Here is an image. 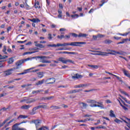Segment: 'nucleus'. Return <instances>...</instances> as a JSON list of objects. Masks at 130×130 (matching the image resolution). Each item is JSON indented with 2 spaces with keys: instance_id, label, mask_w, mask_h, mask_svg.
Segmentation results:
<instances>
[{
  "instance_id": "4c0bfd02",
  "label": "nucleus",
  "mask_w": 130,
  "mask_h": 130,
  "mask_svg": "<svg viewBox=\"0 0 130 130\" xmlns=\"http://www.w3.org/2000/svg\"><path fill=\"white\" fill-rule=\"evenodd\" d=\"M30 86H32V84H24L23 85H21V88H26V87H29Z\"/></svg>"
},
{
  "instance_id": "0eeeda50",
  "label": "nucleus",
  "mask_w": 130,
  "mask_h": 130,
  "mask_svg": "<svg viewBox=\"0 0 130 130\" xmlns=\"http://www.w3.org/2000/svg\"><path fill=\"white\" fill-rule=\"evenodd\" d=\"M12 129L13 130H26L24 128H19L18 126V124H15L12 126Z\"/></svg>"
},
{
  "instance_id": "a211bd4d",
  "label": "nucleus",
  "mask_w": 130,
  "mask_h": 130,
  "mask_svg": "<svg viewBox=\"0 0 130 130\" xmlns=\"http://www.w3.org/2000/svg\"><path fill=\"white\" fill-rule=\"evenodd\" d=\"M29 20L31 22H33V23H39V22H40V20H39L38 18H33L32 19H29Z\"/></svg>"
},
{
  "instance_id": "6ab92c4d",
  "label": "nucleus",
  "mask_w": 130,
  "mask_h": 130,
  "mask_svg": "<svg viewBox=\"0 0 130 130\" xmlns=\"http://www.w3.org/2000/svg\"><path fill=\"white\" fill-rule=\"evenodd\" d=\"M87 103L92 104H96V103H97V102L94 100H87Z\"/></svg>"
},
{
  "instance_id": "7c9ffc66",
  "label": "nucleus",
  "mask_w": 130,
  "mask_h": 130,
  "mask_svg": "<svg viewBox=\"0 0 130 130\" xmlns=\"http://www.w3.org/2000/svg\"><path fill=\"white\" fill-rule=\"evenodd\" d=\"M88 66L89 67H90V68H92V69H98V68H99V66H98L97 65H90V64H88Z\"/></svg>"
},
{
  "instance_id": "473e14b6",
  "label": "nucleus",
  "mask_w": 130,
  "mask_h": 130,
  "mask_svg": "<svg viewBox=\"0 0 130 130\" xmlns=\"http://www.w3.org/2000/svg\"><path fill=\"white\" fill-rule=\"evenodd\" d=\"M27 117H28V116H26V115H20L18 118L17 119H19V118H27Z\"/></svg>"
},
{
  "instance_id": "6e6552de",
  "label": "nucleus",
  "mask_w": 130,
  "mask_h": 130,
  "mask_svg": "<svg viewBox=\"0 0 130 130\" xmlns=\"http://www.w3.org/2000/svg\"><path fill=\"white\" fill-rule=\"evenodd\" d=\"M32 122H34L35 124L36 125V128H38V126H39V124L41 123V120H34L32 121Z\"/></svg>"
},
{
  "instance_id": "49530a36",
  "label": "nucleus",
  "mask_w": 130,
  "mask_h": 130,
  "mask_svg": "<svg viewBox=\"0 0 130 130\" xmlns=\"http://www.w3.org/2000/svg\"><path fill=\"white\" fill-rule=\"evenodd\" d=\"M105 36L103 35H101L100 34L98 35V38H102L103 37H105Z\"/></svg>"
},
{
  "instance_id": "5701e85b",
  "label": "nucleus",
  "mask_w": 130,
  "mask_h": 130,
  "mask_svg": "<svg viewBox=\"0 0 130 130\" xmlns=\"http://www.w3.org/2000/svg\"><path fill=\"white\" fill-rule=\"evenodd\" d=\"M33 69H34V68H30L29 69L25 70V72H22L21 73H19L18 75H25V74H27V73H28V72H29L30 70H33Z\"/></svg>"
},
{
  "instance_id": "aec40b11",
  "label": "nucleus",
  "mask_w": 130,
  "mask_h": 130,
  "mask_svg": "<svg viewBox=\"0 0 130 130\" xmlns=\"http://www.w3.org/2000/svg\"><path fill=\"white\" fill-rule=\"evenodd\" d=\"M31 106H30V105H23L22 106H21V109H29V108L30 107H31Z\"/></svg>"
},
{
  "instance_id": "8fccbe9b",
  "label": "nucleus",
  "mask_w": 130,
  "mask_h": 130,
  "mask_svg": "<svg viewBox=\"0 0 130 130\" xmlns=\"http://www.w3.org/2000/svg\"><path fill=\"white\" fill-rule=\"evenodd\" d=\"M97 107H100L102 109H104V106L103 104H101V105H97Z\"/></svg>"
},
{
  "instance_id": "37998d69",
  "label": "nucleus",
  "mask_w": 130,
  "mask_h": 130,
  "mask_svg": "<svg viewBox=\"0 0 130 130\" xmlns=\"http://www.w3.org/2000/svg\"><path fill=\"white\" fill-rule=\"evenodd\" d=\"M120 91L121 93H122V94H124V95H126L128 97H129V95H128V94H127L125 91H121V90H120Z\"/></svg>"
},
{
  "instance_id": "6e6d98bb",
  "label": "nucleus",
  "mask_w": 130,
  "mask_h": 130,
  "mask_svg": "<svg viewBox=\"0 0 130 130\" xmlns=\"http://www.w3.org/2000/svg\"><path fill=\"white\" fill-rule=\"evenodd\" d=\"M84 117H91V116H92V115H89V114H85L84 115Z\"/></svg>"
},
{
  "instance_id": "58836bf2",
  "label": "nucleus",
  "mask_w": 130,
  "mask_h": 130,
  "mask_svg": "<svg viewBox=\"0 0 130 130\" xmlns=\"http://www.w3.org/2000/svg\"><path fill=\"white\" fill-rule=\"evenodd\" d=\"M39 78H43V72H39L38 73Z\"/></svg>"
},
{
  "instance_id": "338daca9",
  "label": "nucleus",
  "mask_w": 130,
  "mask_h": 130,
  "mask_svg": "<svg viewBox=\"0 0 130 130\" xmlns=\"http://www.w3.org/2000/svg\"><path fill=\"white\" fill-rule=\"evenodd\" d=\"M66 28H60V29H59V31H60V32H61V31H66Z\"/></svg>"
},
{
  "instance_id": "cd10ccee",
  "label": "nucleus",
  "mask_w": 130,
  "mask_h": 130,
  "mask_svg": "<svg viewBox=\"0 0 130 130\" xmlns=\"http://www.w3.org/2000/svg\"><path fill=\"white\" fill-rule=\"evenodd\" d=\"M44 79H43L42 80L39 81L37 83L36 85L37 86H39V85H42L43 83H44Z\"/></svg>"
},
{
  "instance_id": "2eb2a0df",
  "label": "nucleus",
  "mask_w": 130,
  "mask_h": 130,
  "mask_svg": "<svg viewBox=\"0 0 130 130\" xmlns=\"http://www.w3.org/2000/svg\"><path fill=\"white\" fill-rule=\"evenodd\" d=\"M37 42H35V43H36L35 46L37 47H40V48H44L45 47L44 46H43V45L41 44H38Z\"/></svg>"
},
{
  "instance_id": "20e7f679",
  "label": "nucleus",
  "mask_w": 130,
  "mask_h": 130,
  "mask_svg": "<svg viewBox=\"0 0 130 130\" xmlns=\"http://www.w3.org/2000/svg\"><path fill=\"white\" fill-rule=\"evenodd\" d=\"M14 70H16L15 68H12L10 69H8L4 72V75L5 77H7V76H10V75H12L13 71Z\"/></svg>"
},
{
  "instance_id": "774afa93",
  "label": "nucleus",
  "mask_w": 130,
  "mask_h": 130,
  "mask_svg": "<svg viewBox=\"0 0 130 130\" xmlns=\"http://www.w3.org/2000/svg\"><path fill=\"white\" fill-rule=\"evenodd\" d=\"M37 128L36 130H43V129H44V128H43V126H42V127H41V128Z\"/></svg>"
},
{
  "instance_id": "5fc2aeb1",
  "label": "nucleus",
  "mask_w": 130,
  "mask_h": 130,
  "mask_svg": "<svg viewBox=\"0 0 130 130\" xmlns=\"http://www.w3.org/2000/svg\"><path fill=\"white\" fill-rule=\"evenodd\" d=\"M53 99H54V96H48V100H52Z\"/></svg>"
},
{
  "instance_id": "3c124183",
  "label": "nucleus",
  "mask_w": 130,
  "mask_h": 130,
  "mask_svg": "<svg viewBox=\"0 0 130 130\" xmlns=\"http://www.w3.org/2000/svg\"><path fill=\"white\" fill-rule=\"evenodd\" d=\"M71 17H72V18H75V17L76 18H79V15H78V14L72 15Z\"/></svg>"
},
{
  "instance_id": "f03ea898",
  "label": "nucleus",
  "mask_w": 130,
  "mask_h": 130,
  "mask_svg": "<svg viewBox=\"0 0 130 130\" xmlns=\"http://www.w3.org/2000/svg\"><path fill=\"white\" fill-rule=\"evenodd\" d=\"M32 58H26L25 59H21L20 60L16 62V65L17 66V67L15 68L16 70H18V69H19L18 67H20V66H21L22 63H24V62H25V61H27L28 60H30V59H31Z\"/></svg>"
},
{
  "instance_id": "c9c22d12",
  "label": "nucleus",
  "mask_w": 130,
  "mask_h": 130,
  "mask_svg": "<svg viewBox=\"0 0 130 130\" xmlns=\"http://www.w3.org/2000/svg\"><path fill=\"white\" fill-rule=\"evenodd\" d=\"M121 98H122V99H123V100H124V101H125V102L126 103H128V104H130V101H127V100H126V98H124L121 95H120Z\"/></svg>"
},
{
  "instance_id": "39448f33",
  "label": "nucleus",
  "mask_w": 130,
  "mask_h": 130,
  "mask_svg": "<svg viewBox=\"0 0 130 130\" xmlns=\"http://www.w3.org/2000/svg\"><path fill=\"white\" fill-rule=\"evenodd\" d=\"M48 81H50V82H49V83H47L46 84H54V83H55V78H49V79H47L45 81V83H46Z\"/></svg>"
},
{
  "instance_id": "13d9d810",
  "label": "nucleus",
  "mask_w": 130,
  "mask_h": 130,
  "mask_svg": "<svg viewBox=\"0 0 130 130\" xmlns=\"http://www.w3.org/2000/svg\"><path fill=\"white\" fill-rule=\"evenodd\" d=\"M13 121H15V119H12L9 122H8L7 123L10 125V123H12V122H13Z\"/></svg>"
},
{
  "instance_id": "603ef678",
  "label": "nucleus",
  "mask_w": 130,
  "mask_h": 130,
  "mask_svg": "<svg viewBox=\"0 0 130 130\" xmlns=\"http://www.w3.org/2000/svg\"><path fill=\"white\" fill-rule=\"evenodd\" d=\"M57 38L58 39H61V40L62 38H64V36H63V35H61V36H57Z\"/></svg>"
},
{
  "instance_id": "2f4dec72",
  "label": "nucleus",
  "mask_w": 130,
  "mask_h": 130,
  "mask_svg": "<svg viewBox=\"0 0 130 130\" xmlns=\"http://www.w3.org/2000/svg\"><path fill=\"white\" fill-rule=\"evenodd\" d=\"M70 35H71L73 37L75 38H77V37H79V35H77L76 33H70Z\"/></svg>"
},
{
  "instance_id": "b1692460",
  "label": "nucleus",
  "mask_w": 130,
  "mask_h": 130,
  "mask_svg": "<svg viewBox=\"0 0 130 130\" xmlns=\"http://www.w3.org/2000/svg\"><path fill=\"white\" fill-rule=\"evenodd\" d=\"M41 62H42V63H51V61L46 60L42 59V60L41 61Z\"/></svg>"
},
{
  "instance_id": "0e129e2a",
  "label": "nucleus",
  "mask_w": 130,
  "mask_h": 130,
  "mask_svg": "<svg viewBox=\"0 0 130 130\" xmlns=\"http://www.w3.org/2000/svg\"><path fill=\"white\" fill-rule=\"evenodd\" d=\"M38 67H46V64H41L38 65Z\"/></svg>"
},
{
  "instance_id": "bf43d9fd",
  "label": "nucleus",
  "mask_w": 130,
  "mask_h": 130,
  "mask_svg": "<svg viewBox=\"0 0 130 130\" xmlns=\"http://www.w3.org/2000/svg\"><path fill=\"white\" fill-rule=\"evenodd\" d=\"M114 39H115L116 40H119V39H121V37H114Z\"/></svg>"
},
{
  "instance_id": "a19ab883",
  "label": "nucleus",
  "mask_w": 130,
  "mask_h": 130,
  "mask_svg": "<svg viewBox=\"0 0 130 130\" xmlns=\"http://www.w3.org/2000/svg\"><path fill=\"white\" fill-rule=\"evenodd\" d=\"M112 42V41L109 40H107L106 41H105V43H106V44H110V43H111Z\"/></svg>"
},
{
  "instance_id": "e2e57ef3",
  "label": "nucleus",
  "mask_w": 130,
  "mask_h": 130,
  "mask_svg": "<svg viewBox=\"0 0 130 130\" xmlns=\"http://www.w3.org/2000/svg\"><path fill=\"white\" fill-rule=\"evenodd\" d=\"M34 7H35V9H38V8H39V9H40V6L38 7V5H37L36 4H35Z\"/></svg>"
},
{
  "instance_id": "7ed1b4c3",
  "label": "nucleus",
  "mask_w": 130,
  "mask_h": 130,
  "mask_svg": "<svg viewBox=\"0 0 130 130\" xmlns=\"http://www.w3.org/2000/svg\"><path fill=\"white\" fill-rule=\"evenodd\" d=\"M58 61H60L62 63L67 64L68 62H70V63H74V61L70 59H66V58L61 57L58 58Z\"/></svg>"
},
{
  "instance_id": "ea45409f",
  "label": "nucleus",
  "mask_w": 130,
  "mask_h": 130,
  "mask_svg": "<svg viewBox=\"0 0 130 130\" xmlns=\"http://www.w3.org/2000/svg\"><path fill=\"white\" fill-rule=\"evenodd\" d=\"M48 39H49V40H51L52 39V35L51 34H48Z\"/></svg>"
},
{
  "instance_id": "f704fd0d",
  "label": "nucleus",
  "mask_w": 130,
  "mask_h": 130,
  "mask_svg": "<svg viewBox=\"0 0 130 130\" xmlns=\"http://www.w3.org/2000/svg\"><path fill=\"white\" fill-rule=\"evenodd\" d=\"M39 107L40 108H44L45 109H47V108H48V106L45 105H40Z\"/></svg>"
},
{
  "instance_id": "680f3d73",
  "label": "nucleus",
  "mask_w": 130,
  "mask_h": 130,
  "mask_svg": "<svg viewBox=\"0 0 130 130\" xmlns=\"http://www.w3.org/2000/svg\"><path fill=\"white\" fill-rule=\"evenodd\" d=\"M26 40L24 41H17V43H21V44H23V43H25V42H26Z\"/></svg>"
},
{
  "instance_id": "e433bc0d",
  "label": "nucleus",
  "mask_w": 130,
  "mask_h": 130,
  "mask_svg": "<svg viewBox=\"0 0 130 130\" xmlns=\"http://www.w3.org/2000/svg\"><path fill=\"white\" fill-rule=\"evenodd\" d=\"M13 62H14V58H9V60L8 61V63H9V64H11L13 63Z\"/></svg>"
},
{
  "instance_id": "f8f14e48",
  "label": "nucleus",
  "mask_w": 130,
  "mask_h": 130,
  "mask_svg": "<svg viewBox=\"0 0 130 130\" xmlns=\"http://www.w3.org/2000/svg\"><path fill=\"white\" fill-rule=\"evenodd\" d=\"M37 101L36 99H27V101L26 102V104H28L29 103H33Z\"/></svg>"
},
{
  "instance_id": "72a5a7b5",
  "label": "nucleus",
  "mask_w": 130,
  "mask_h": 130,
  "mask_svg": "<svg viewBox=\"0 0 130 130\" xmlns=\"http://www.w3.org/2000/svg\"><path fill=\"white\" fill-rule=\"evenodd\" d=\"M82 91V89H74L72 90V93L74 94V93H79V92H81Z\"/></svg>"
},
{
  "instance_id": "a18cd8bd",
  "label": "nucleus",
  "mask_w": 130,
  "mask_h": 130,
  "mask_svg": "<svg viewBox=\"0 0 130 130\" xmlns=\"http://www.w3.org/2000/svg\"><path fill=\"white\" fill-rule=\"evenodd\" d=\"M92 39L93 40H97L98 39V35L96 36H92Z\"/></svg>"
},
{
  "instance_id": "393cba45",
  "label": "nucleus",
  "mask_w": 130,
  "mask_h": 130,
  "mask_svg": "<svg viewBox=\"0 0 130 130\" xmlns=\"http://www.w3.org/2000/svg\"><path fill=\"white\" fill-rule=\"evenodd\" d=\"M35 52H38V51H32V52H25L23 54V55H26L27 54H32V53H35Z\"/></svg>"
},
{
  "instance_id": "412c9836",
  "label": "nucleus",
  "mask_w": 130,
  "mask_h": 130,
  "mask_svg": "<svg viewBox=\"0 0 130 130\" xmlns=\"http://www.w3.org/2000/svg\"><path fill=\"white\" fill-rule=\"evenodd\" d=\"M41 92H43V90L40 89L39 90H33L32 92V94H38L39 93H41Z\"/></svg>"
},
{
  "instance_id": "09e8293b",
  "label": "nucleus",
  "mask_w": 130,
  "mask_h": 130,
  "mask_svg": "<svg viewBox=\"0 0 130 130\" xmlns=\"http://www.w3.org/2000/svg\"><path fill=\"white\" fill-rule=\"evenodd\" d=\"M128 41V39H124L122 40V44H123V43H125V42H127Z\"/></svg>"
},
{
  "instance_id": "a878e982",
  "label": "nucleus",
  "mask_w": 130,
  "mask_h": 130,
  "mask_svg": "<svg viewBox=\"0 0 130 130\" xmlns=\"http://www.w3.org/2000/svg\"><path fill=\"white\" fill-rule=\"evenodd\" d=\"M50 108H52V109H53L54 110L56 109H60V107L57 106H51Z\"/></svg>"
},
{
  "instance_id": "9b49d317",
  "label": "nucleus",
  "mask_w": 130,
  "mask_h": 130,
  "mask_svg": "<svg viewBox=\"0 0 130 130\" xmlns=\"http://www.w3.org/2000/svg\"><path fill=\"white\" fill-rule=\"evenodd\" d=\"M39 106L34 107L32 109V112L30 113V114L31 115H34V114H35V111H36V110H37L38 109H39Z\"/></svg>"
},
{
  "instance_id": "f257e3e1",
  "label": "nucleus",
  "mask_w": 130,
  "mask_h": 130,
  "mask_svg": "<svg viewBox=\"0 0 130 130\" xmlns=\"http://www.w3.org/2000/svg\"><path fill=\"white\" fill-rule=\"evenodd\" d=\"M84 44H87V43L85 42H73L71 43H63V44L58 43L56 45L55 44H50L48 45V47H59L62 46H68L70 45L71 46H79L81 47V45H83Z\"/></svg>"
},
{
  "instance_id": "4be33fe9",
  "label": "nucleus",
  "mask_w": 130,
  "mask_h": 130,
  "mask_svg": "<svg viewBox=\"0 0 130 130\" xmlns=\"http://www.w3.org/2000/svg\"><path fill=\"white\" fill-rule=\"evenodd\" d=\"M87 36H88V35H87L86 34L80 33L78 35V37L79 38H81V37H82V38L87 37Z\"/></svg>"
},
{
  "instance_id": "c85d7f7f",
  "label": "nucleus",
  "mask_w": 130,
  "mask_h": 130,
  "mask_svg": "<svg viewBox=\"0 0 130 130\" xmlns=\"http://www.w3.org/2000/svg\"><path fill=\"white\" fill-rule=\"evenodd\" d=\"M58 18H62V12L61 11V10H58Z\"/></svg>"
},
{
  "instance_id": "4468645a",
  "label": "nucleus",
  "mask_w": 130,
  "mask_h": 130,
  "mask_svg": "<svg viewBox=\"0 0 130 130\" xmlns=\"http://www.w3.org/2000/svg\"><path fill=\"white\" fill-rule=\"evenodd\" d=\"M89 86H90V85L89 84H79V87L80 88H87V87H89Z\"/></svg>"
},
{
  "instance_id": "69168bd1",
  "label": "nucleus",
  "mask_w": 130,
  "mask_h": 130,
  "mask_svg": "<svg viewBox=\"0 0 130 130\" xmlns=\"http://www.w3.org/2000/svg\"><path fill=\"white\" fill-rule=\"evenodd\" d=\"M67 68H68V66L64 65L62 66L61 69H67Z\"/></svg>"
},
{
  "instance_id": "052dcab7",
  "label": "nucleus",
  "mask_w": 130,
  "mask_h": 130,
  "mask_svg": "<svg viewBox=\"0 0 130 130\" xmlns=\"http://www.w3.org/2000/svg\"><path fill=\"white\" fill-rule=\"evenodd\" d=\"M42 100H48V96L47 97H43L42 98Z\"/></svg>"
},
{
  "instance_id": "ddd939ff",
  "label": "nucleus",
  "mask_w": 130,
  "mask_h": 130,
  "mask_svg": "<svg viewBox=\"0 0 130 130\" xmlns=\"http://www.w3.org/2000/svg\"><path fill=\"white\" fill-rule=\"evenodd\" d=\"M11 118H12L11 117H9L5 120H4V122L2 124H0V127H2V126H4L6 122H7V121H9V120H10V119H11Z\"/></svg>"
},
{
  "instance_id": "423d86ee",
  "label": "nucleus",
  "mask_w": 130,
  "mask_h": 130,
  "mask_svg": "<svg viewBox=\"0 0 130 130\" xmlns=\"http://www.w3.org/2000/svg\"><path fill=\"white\" fill-rule=\"evenodd\" d=\"M72 78L73 80H75L76 79H82L83 78V76L81 75H79V74L77 73L74 76H72Z\"/></svg>"
},
{
  "instance_id": "c03bdc74",
  "label": "nucleus",
  "mask_w": 130,
  "mask_h": 130,
  "mask_svg": "<svg viewBox=\"0 0 130 130\" xmlns=\"http://www.w3.org/2000/svg\"><path fill=\"white\" fill-rule=\"evenodd\" d=\"M114 122H116L117 123H119L120 122H122V121L120 120H119V119H118L117 118H116L114 120Z\"/></svg>"
},
{
  "instance_id": "dca6fc26",
  "label": "nucleus",
  "mask_w": 130,
  "mask_h": 130,
  "mask_svg": "<svg viewBox=\"0 0 130 130\" xmlns=\"http://www.w3.org/2000/svg\"><path fill=\"white\" fill-rule=\"evenodd\" d=\"M111 53H110V54H113V55H115V54H120V55H122V53L121 52H117L116 51H114V50H112L111 51Z\"/></svg>"
},
{
  "instance_id": "f3484780",
  "label": "nucleus",
  "mask_w": 130,
  "mask_h": 130,
  "mask_svg": "<svg viewBox=\"0 0 130 130\" xmlns=\"http://www.w3.org/2000/svg\"><path fill=\"white\" fill-rule=\"evenodd\" d=\"M122 71L125 76H126V77H128V78H130V74L128 73V71L125 70V69H123Z\"/></svg>"
},
{
  "instance_id": "9d476101",
  "label": "nucleus",
  "mask_w": 130,
  "mask_h": 130,
  "mask_svg": "<svg viewBox=\"0 0 130 130\" xmlns=\"http://www.w3.org/2000/svg\"><path fill=\"white\" fill-rule=\"evenodd\" d=\"M109 53L101 52L100 53H95V54L91 53V54H93V55H102V56H105L107 55V54H108Z\"/></svg>"
},
{
  "instance_id": "1a4fd4ad",
  "label": "nucleus",
  "mask_w": 130,
  "mask_h": 130,
  "mask_svg": "<svg viewBox=\"0 0 130 130\" xmlns=\"http://www.w3.org/2000/svg\"><path fill=\"white\" fill-rule=\"evenodd\" d=\"M57 53L58 54H76L75 52H68V51H60L57 52Z\"/></svg>"
},
{
  "instance_id": "de8ad7c7",
  "label": "nucleus",
  "mask_w": 130,
  "mask_h": 130,
  "mask_svg": "<svg viewBox=\"0 0 130 130\" xmlns=\"http://www.w3.org/2000/svg\"><path fill=\"white\" fill-rule=\"evenodd\" d=\"M8 58V56L7 55H4L1 56V57L0 58V59H6V58Z\"/></svg>"
},
{
  "instance_id": "bb28decb",
  "label": "nucleus",
  "mask_w": 130,
  "mask_h": 130,
  "mask_svg": "<svg viewBox=\"0 0 130 130\" xmlns=\"http://www.w3.org/2000/svg\"><path fill=\"white\" fill-rule=\"evenodd\" d=\"M110 116L111 117H116L115 114H114V112H113V111L112 110H111L110 111Z\"/></svg>"
},
{
  "instance_id": "4d7b16f0",
  "label": "nucleus",
  "mask_w": 130,
  "mask_h": 130,
  "mask_svg": "<svg viewBox=\"0 0 130 130\" xmlns=\"http://www.w3.org/2000/svg\"><path fill=\"white\" fill-rule=\"evenodd\" d=\"M7 51V46H4V49L3 50V52H5Z\"/></svg>"
},
{
  "instance_id": "864d4df0",
  "label": "nucleus",
  "mask_w": 130,
  "mask_h": 130,
  "mask_svg": "<svg viewBox=\"0 0 130 130\" xmlns=\"http://www.w3.org/2000/svg\"><path fill=\"white\" fill-rule=\"evenodd\" d=\"M27 101H28V99H23V100L20 101V103H23V102H26V103H27Z\"/></svg>"
},
{
  "instance_id": "79ce46f5",
  "label": "nucleus",
  "mask_w": 130,
  "mask_h": 130,
  "mask_svg": "<svg viewBox=\"0 0 130 130\" xmlns=\"http://www.w3.org/2000/svg\"><path fill=\"white\" fill-rule=\"evenodd\" d=\"M80 104H82V106H83V108H86V107H87V104L83 103V102H81L80 103Z\"/></svg>"
},
{
  "instance_id": "c756f323",
  "label": "nucleus",
  "mask_w": 130,
  "mask_h": 130,
  "mask_svg": "<svg viewBox=\"0 0 130 130\" xmlns=\"http://www.w3.org/2000/svg\"><path fill=\"white\" fill-rule=\"evenodd\" d=\"M87 120L90 121L91 120V119L89 118H87L84 119V120H78L77 121L78 122H86V121H87Z\"/></svg>"
}]
</instances>
